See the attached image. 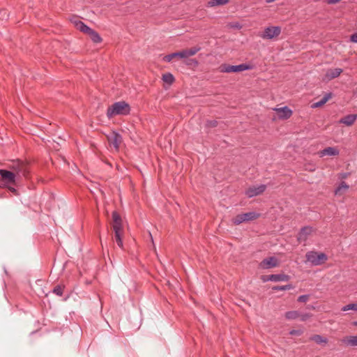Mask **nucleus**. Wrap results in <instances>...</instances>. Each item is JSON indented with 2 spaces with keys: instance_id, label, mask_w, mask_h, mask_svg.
Instances as JSON below:
<instances>
[{
  "instance_id": "obj_19",
  "label": "nucleus",
  "mask_w": 357,
  "mask_h": 357,
  "mask_svg": "<svg viewBox=\"0 0 357 357\" xmlns=\"http://www.w3.org/2000/svg\"><path fill=\"white\" fill-rule=\"evenodd\" d=\"M342 342L347 346L357 347V335L347 336L342 340Z\"/></svg>"
},
{
  "instance_id": "obj_8",
  "label": "nucleus",
  "mask_w": 357,
  "mask_h": 357,
  "mask_svg": "<svg viewBox=\"0 0 357 357\" xmlns=\"http://www.w3.org/2000/svg\"><path fill=\"white\" fill-rule=\"evenodd\" d=\"M260 214L254 211L241 213L237 215L232 219V222L235 225H238L243 222L255 220L259 218Z\"/></svg>"
},
{
  "instance_id": "obj_17",
  "label": "nucleus",
  "mask_w": 357,
  "mask_h": 357,
  "mask_svg": "<svg viewBox=\"0 0 357 357\" xmlns=\"http://www.w3.org/2000/svg\"><path fill=\"white\" fill-rule=\"evenodd\" d=\"M357 120V114H349L342 118L339 121L340 123L344 124L347 126H352Z\"/></svg>"
},
{
  "instance_id": "obj_39",
  "label": "nucleus",
  "mask_w": 357,
  "mask_h": 357,
  "mask_svg": "<svg viewBox=\"0 0 357 357\" xmlns=\"http://www.w3.org/2000/svg\"><path fill=\"white\" fill-rule=\"evenodd\" d=\"M190 62L194 63L195 65L198 64V61L196 59H191Z\"/></svg>"
},
{
  "instance_id": "obj_24",
  "label": "nucleus",
  "mask_w": 357,
  "mask_h": 357,
  "mask_svg": "<svg viewBox=\"0 0 357 357\" xmlns=\"http://www.w3.org/2000/svg\"><path fill=\"white\" fill-rule=\"evenodd\" d=\"M162 79L164 82L168 84H172L175 81L174 77L170 73H167L162 75Z\"/></svg>"
},
{
  "instance_id": "obj_1",
  "label": "nucleus",
  "mask_w": 357,
  "mask_h": 357,
  "mask_svg": "<svg viewBox=\"0 0 357 357\" xmlns=\"http://www.w3.org/2000/svg\"><path fill=\"white\" fill-rule=\"evenodd\" d=\"M130 112V107L129 104L125 101L116 102L109 106L107 110V116L112 119L114 116L123 115L126 116Z\"/></svg>"
},
{
  "instance_id": "obj_28",
  "label": "nucleus",
  "mask_w": 357,
  "mask_h": 357,
  "mask_svg": "<svg viewBox=\"0 0 357 357\" xmlns=\"http://www.w3.org/2000/svg\"><path fill=\"white\" fill-rule=\"evenodd\" d=\"M64 286L63 285H56L54 287L52 292L59 296H61L63 293Z\"/></svg>"
},
{
  "instance_id": "obj_9",
  "label": "nucleus",
  "mask_w": 357,
  "mask_h": 357,
  "mask_svg": "<svg viewBox=\"0 0 357 357\" xmlns=\"http://www.w3.org/2000/svg\"><path fill=\"white\" fill-rule=\"evenodd\" d=\"M281 33V27L279 26H268L265 28L264 32L260 35L263 39H273Z\"/></svg>"
},
{
  "instance_id": "obj_32",
  "label": "nucleus",
  "mask_w": 357,
  "mask_h": 357,
  "mask_svg": "<svg viewBox=\"0 0 357 357\" xmlns=\"http://www.w3.org/2000/svg\"><path fill=\"white\" fill-rule=\"evenodd\" d=\"M309 296L308 295H301L298 297V301L301 303H305L308 301Z\"/></svg>"
},
{
  "instance_id": "obj_12",
  "label": "nucleus",
  "mask_w": 357,
  "mask_h": 357,
  "mask_svg": "<svg viewBox=\"0 0 357 357\" xmlns=\"http://www.w3.org/2000/svg\"><path fill=\"white\" fill-rule=\"evenodd\" d=\"M279 264L278 259L275 257H271L264 259L259 263V267L263 269H268L277 267Z\"/></svg>"
},
{
  "instance_id": "obj_33",
  "label": "nucleus",
  "mask_w": 357,
  "mask_h": 357,
  "mask_svg": "<svg viewBox=\"0 0 357 357\" xmlns=\"http://www.w3.org/2000/svg\"><path fill=\"white\" fill-rule=\"evenodd\" d=\"M15 185H9V186H4L3 188H8L9 191L14 193L15 195H18L17 190L14 187Z\"/></svg>"
},
{
  "instance_id": "obj_29",
  "label": "nucleus",
  "mask_w": 357,
  "mask_h": 357,
  "mask_svg": "<svg viewBox=\"0 0 357 357\" xmlns=\"http://www.w3.org/2000/svg\"><path fill=\"white\" fill-rule=\"evenodd\" d=\"M293 288L291 284H286V285H282V286H274L272 287L273 290L275 291H286V290H290Z\"/></svg>"
},
{
  "instance_id": "obj_5",
  "label": "nucleus",
  "mask_w": 357,
  "mask_h": 357,
  "mask_svg": "<svg viewBox=\"0 0 357 357\" xmlns=\"http://www.w3.org/2000/svg\"><path fill=\"white\" fill-rule=\"evenodd\" d=\"M200 50L201 47L199 46H195L190 49L167 54L164 56L163 60L166 62H170L174 58V56H179V58L181 59H185L195 55Z\"/></svg>"
},
{
  "instance_id": "obj_4",
  "label": "nucleus",
  "mask_w": 357,
  "mask_h": 357,
  "mask_svg": "<svg viewBox=\"0 0 357 357\" xmlns=\"http://www.w3.org/2000/svg\"><path fill=\"white\" fill-rule=\"evenodd\" d=\"M8 167L9 171L14 172L19 178L22 176L26 177L29 173L27 164L20 160L13 161Z\"/></svg>"
},
{
  "instance_id": "obj_25",
  "label": "nucleus",
  "mask_w": 357,
  "mask_h": 357,
  "mask_svg": "<svg viewBox=\"0 0 357 357\" xmlns=\"http://www.w3.org/2000/svg\"><path fill=\"white\" fill-rule=\"evenodd\" d=\"M311 340L314 341L317 344H321L322 343L326 344L328 342V339L322 337L319 335H314L310 337Z\"/></svg>"
},
{
  "instance_id": "obj_23",
  "label": "nucleus",
  "mask_w": 357,
  "mask_h": 357,
  "mask_svg": "<svg viewBox=\"0 0 357 357\" xmlns=\"http://www.w3.org/2000/svg\"><path fill=\"white\" fill-rule=\"evenodd\" d=\"M229 0H210L208 1V6L214 7L218 6H223L228 3Z\"/></svg>"
},
{
  "instance_id": "obj_11",
  "label": "nucleus",
  "mask_w": 357,
  "mask_h": 357,
  "mask_svg": "<svg viewBox=\"0 0 357 357\" xmlns=\"http://www.w3.org/2000/svg\"><path fill=\"white\" fill-rule=\"evenodd\" d=\"M266 189V185L264 184L257 186H252L248 188L245 191V195L248 197H253L262 194Z\"/></svg>"
},
{
  "instance_id": "obj_31",
  "label": "nucleus",
  "mask_w": 357,
  "mask_h": 357,
  "mask_svg": "<svg viewBox=\"0 0 357 357\" xmlns=\"http://www.w3.org/2000/svg\"><path fill=\"white\" fill-rule=\"evenodd\" d=\"M218 126V121L215 120H210L207 121L206 123V126L207 128H215Z\"/></svg>"
},
{
  "instance_id": "obj_38",
  "label": "nucleus",
  "mask_w": 357,
  "mask_h": 357,
  "mask_svg": "<svg viewBox=\"0 0 357 357\" xmlns=\"http://www.w3.org/2000/svg\"><path fill=\"white\" fill-rule=\"evenodd\" d=\"M349 175V173H342V174H341V176L340 177L342 178H347Z\"/></svg>"
},
{
  "instance_id": "obj_21",
  "label": "nucleus",
  "mask_w": 357,
  "mask_h": 357,
  "mask_svg": "<svg viewBox=\"0 0 357 357\" xmlns=\"http://www.w3.org/2000/svg\"><path fill=\"white\" fill-rule=\"evenodd\" d=\"M331 98V93H326L319 101L313 103L312 108H317L323 106Z\"/></svg>"
},
{
  "instance_id": "obj_6",
  "label": "nucleus",
  "mask_w": 357,
  "mask_h": 357,
  "mask_svg": "<svg viewBox=\"0 0 357 357\" xmlns=\"http://www.w3.org/2000/svg\"><path fill=\"white\" fill-rule=\"evenodd\" d=\"M306 259L312 266H319L324 264L328 257L323 252H317L316 251H309L305 255Z\"/></svg>"
},
{
  "instance_id": "obj_34",
  "label": "nucleus",
  "mask_w": 357,
  "mask_h": 357,
  "mask_svg": "<svg viewBox=\"0 0 357 357\" xmlns=\"http://www.w3.org/2000/svg\"><path fill=\"white\" fill-rule=\"evenodd\" d=\"M350 40L353 43H357V32L351 36Z\"/></svg>"
},
{
  "instance_id": "obj_10",
  "label": "nucleus",
  "mask_w": 357,
  "mask_h": 357,
  "mask_svg": "<svg viewBox=\"0 0 357 357\" xmlns=\"http://www.w3.org/2000/svg\"><path fill=\"white\" fill-rule=\"evenodd\" d=\"M290 277L285 274H272L268 275H263L261 280L263 282L273 281V282H280V281H288Z\"/></svg>"
},
{
  "instance_id": "obj_27",
  "label": "nucleus",
  "mask_w": 357,
  "mask_h": 357,
  "mask_svg": "<svg viewBox=\"0 0 357 357\" xmlns=\"http://www.w3.org/2000/svg\"><path fill=\"white\" fill-rule=\"evenodd\" d=\"M300 317L297 311H289L285 313V317L287 319H296Z\"/></svg>"
},
{
  "instance_id": "obj_41",
  "label": "nucleus",
  "mask_w": 357,
  "mask_h": 357,
  "mask_svg": "<svg viewBox=\"0 0 357 357\" xmlns=\"http://www.w3.org/2000/svg\"><path fill=\"white\" fill-rule=\"evenodd\" d=\"M354 325H357V321H355V322L354 323Z\"/></svg>"
},
{
  "instance_id": "obj_22",
  "label": "nucleus",
  "mask_w": 357,
  "mask_h": 357,
  "mask_svg": "<svg viewBox=\"0 0 357 357\" xmlns=\"http://www.w3.org/2000/svg\"><path fill=\"white\" fill-rule=\"evenodd\" d=\"M349 188V186L344 181H342L339 186L335 189V195H340L342 194V192L347 191Z\"/></svg>"
},
{
  "instance_id": "obj_30",
  "label": "nucleus",
  "mask_w": 357,
  "mask_h": 357,
  "mask_svg": "<svg viewBox=\"0 0 357 357\" xmlns=\"http://www.w3.org/2000/svg\"><path fill=\"white\" fill-rule=\"evenodd\" d=\"M350 310L357 311V302L355 303H349L348 305H346L342 308V310L344 312Z\"/></svg>"
},
{
  "instance_id": "obj_16",
  "label": "nucleus",
  "mask_w": 357,
  "mask_h": 357,
  "mask_svg": "<svg viewBox=\"0 0 357 357\" xmlns=\"http://www.w3.org/2000/svg\"><path fill=\"white\" fill-rule=\"evenodd\" d=\"M340 153L339 150L336 147H327L323 150H321L319 152V155L320 157H324L326 155L329 156H336L338 155Z\"/></svg>"
},
{
  "instance_id": "obj_26",
  "label": "nucleus",
  "mask_w": 357,
  "mask_h": 357,
  "mask_svg": "<svg viewBox=\"0 0 357 357\" xmlns=\"http://www.w3.org/2000/svg\"><path fill=\"white\" fill-rule=\"evenodd\" d=\"M76 28L79 30L80 31L86 33L89 30L90 27H89L87 25H86L84 22H77V24H76Z\"/></svg>"
},
{
  "instance_id": "obj_20",
  "label": "nucleus",
  "mask_w": 357,
  "mask_h": 357,
  "mask_svg": "<svg viewBox=\"0 0 357 357\" xmlns=\"http://www.w3.org/2000/svg\"><path fill=\"white\" fill-rule=\"evenodd\" d=\"M91 39L96 43H99L102 41V38L98 32L90 28V30L86 33Z\"/></svg>"
},
{
  "instance_id": "obj_14",
  "label": "nucleus",
  "mask_w": 357,
  "mask_h": 357,
  "mask_svg": "<svg viewBox=\"0 0 357 357\" xmlns=\"http://www.w3.org/2000/svg\"><path fill=\"white\" fill-rule=\"evenodd\" d=\"M313 231L314 229L310 226L301 228L298 235V241L300 242L305 241L307 237L313 232Z\"/></svg>"
},
{
  "instance_id": "obj_3",
  "label": "nucleus",
  "mask_w": 357,
  "mask_h": 357,
  "mask_svg": "<svg viewBox=\"0 0 357 357\" xmlns=\"http://www.w3.org/2000/svg\"><path fill=\"white\" fill-rule=\"evenodd\" d=\"M20 178L14 172L8 169H0V186H9V185H17Z\"/></svg>"
},
{
  "instance_id": "obj_40",
  "label": "nucleus",
  "mask_w": 357,
  "mask_h": 357,
  "mask_svg": "<svg viewBox=\"0 0 357 357\" xmlns=\"http://www.w3.org/2000/svg\"><path fill=\"white\" fill-rule=\"evenodd\" d=\"M296 332L295 331H291V333H291V334H296Z\"/></svg>"
},
{
  "instance_id": "obj_2",
  "label": "nucleus",
  "mask_w": 357,
  "mask_h": 357,
  "mask_svg": "<svg viewBox=\"0 0 357 357\" xmlns=\"http://www.w3.org/2000/svg\"><path fill=\"white\" fill-rule=\"evenodd\" d=\"M113 230L114 231V240L118 246L121 248H123L122 237L123 235V228L122 225V220L120 215L116 211L112 213Z\"/></svg>"
},
{
  "instance_id": "obj_7",
  "label": "nucleus",
  "mask_w": 357,
  "mask_h": 357,
  "mask_svg": "<svg viewBox=\"0 0 357 357\" xmlns=\"http://www.w3.org/2000/svg\"><path fill=\"white\" fill-rule=\"evenodd\" d=\"M253 68V66L248 63H242L236 66H231L227 64H222L220 66V71L221 73H237L241 72L244 70H252Z\"/></svg>"
},
{
  "instance_id": "obj_15",
  "label": "nucleus",
  "mask_w": 357,
  "mask_h": 357,
  "mask_svg": "<svg viewBox=\"0 0 357 357\" xmlns=\"http://www.w3.org/2000/svg\"><path fill=\"white\" fill-rule=\"evenodd\" d=\"M274 110L277 112L279 118L282 119H287L292 114V111L287 106L280 108H275Z\"/></svg>"
},
{
  "instance_id": "obj_35",
  "label": "nucleus",
  "mask_w": 357,
  "mask_h": 357,
  "mask_svg": "<svg viewBox=\"0 0 357 357\" xmlns=\"http://www.w3.org/2000/svg\"><path fill=\"white\" fill-rule=\"evenodd\" d=\"M341 0H326L328 4H335L340 2Z\"/></svg>"
},
{
  "instance_id": "obj_36",
  "label": "nucleus",
  "mask_w": 357,
  "mask_h": 357,
  "mask_svg": "<svg viewBox=\"0 0 357 357\" xmlns=\"http://www.w3.org/2000/svg\"><path fill=\"white\" fill-rule=\"evenodd\" d=\"M71 20V22L74 24L75 26L76 27V24H77V22H81L80 20H79L78 19H77L76 17H73V19L70 20Z\"/></svg>"
},
{
  "instance_id": "obj_37",
  "label": "nucleus",
  "mask_w": 357,
  "mask_h": 357,
  "mask_svg": "<svg viewBox=\"0 0 357 357\" xmlns=\"http://www.w3.org/2000/svg\"><path fill=\"white\" fill-rule=\"evenodd\" d=\"M308 317H310V315L308 314H302L301 319L302 321H305Z\"/></svg>"
},
{
  "instance_id": "obj_13",
  "label": "nucleus",
  "mask_w": 357,
  "mask_h": 357,
  "mask_svg": "<svg viewBox=\"0 0 357 357\" xmlns=\"http://www.w3.org/2000/svg\"><path fill=\"white\" fill-rule=\"evenodd\" d=\"M107 138L110 144L112 145L116 150H119V146L122 142L121 136L116 132L113 131L107 136Z\"/></svg>"
},
{
  "instance_id": "obj_18",
  "label": "nucleus",
  "mask_w": 357,
  "mask_h": 357,
  "mask_svg": "<svg viewBox=\"0 0 357 357\" xmlns=\"http://www.w3.org/2000/svg\"><path fill=\"white\" fill-rule=\"evenodd\" d=\"M342 73V69L336 68H331L328 69L326 73V77L328 79H333L334 78H336L340 75V74Z\"/></svg>"
}]
</instances>
